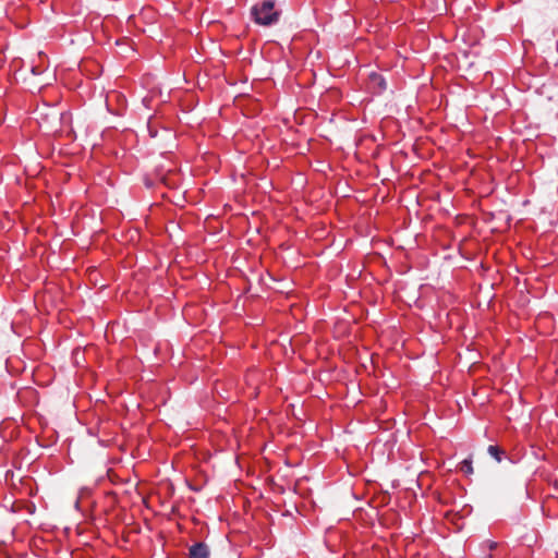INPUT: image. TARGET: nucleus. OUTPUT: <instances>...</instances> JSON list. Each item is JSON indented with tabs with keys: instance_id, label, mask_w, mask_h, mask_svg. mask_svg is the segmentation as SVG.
Returning a JSON list of instances; mask_svg holds the SVG:
<instances>
[{
	"instance_id": "obj_1",
	"label": "nucleus",
	"mask_w": 558,
	"mask_h": 558,
	"mask_svg": "<svg viewBox=\"0 0 558 558\" xmlns=\"http://www.w3.org/2000/svg\"><path fill=\"white\" fill-rule=\"evenodd\" d=\"M251 14L255 23L268 26L278 22L280 12L276 10L274 0H262L252 7Z\"/></svg>"
},
{
	"instance_id": "obj_2",
	"label": "nucleus",
	"mask_w": 558,
	"mask_h": 558,
	"mask_svg": "<svg viewBox=\"0 0 558 558\" xmlns=\"http://www.w3.org/2000/svg\"><path fill=\"white\" fill-rule=\"evenodd\" d=\"M209 549L204 543H196L191 546L189 551V558H208Z\"/></svg>"
},
{
	"instance_id": "obj_4",
	"label": "nucleus",
	"mask_w": 558,
	"mask_h": 558,
	"mask_svg": "<svg viewBox=\"0 0 558 558\" xmlns=\"http://www.w3.org/2000/svg\"><path fill=\"white\" fill-rule=\"evenodd\" d=\"M459 470L465 474V475H471L473 474V465H472V459L471 458H466L464 460H462L459 464Z\"/></svg>"
},
{
	"instance_id": "obj_5",
	"label": "nucleus",
	"mask_w": 558,
	"mask_h": 558,
	"mask_svg": "<svg viewBox=\"0 0 558 558\" xmlns=\"http://www.w3.org/2000/svg\"><path fill=\"white\" fill-rule=\"evenodd\" d=\"M371 78L372 81L378 83V85L380 86L381 89H385L386 88V82L385 80L381 77V75L377 74V73H372L371 75Z\"/></svg>"
},
{
	"instance_id": "obj_6",
	"label": "nucleus",
	"mask_w": 558,
	"mask_h": 558,
	"mask_svg": "<svg viewBox=\"0 0 558 558\" xmlns=\"http://www.w3.org/2000/svg\"><path fill=\"white\" fill-rule=\"evenodd\" d=\"M483 545L487 546L489 550H494L497 547V543L494 541H486Z\"/></svg>"
},
{
	"instance_id": "obj_3",
	"label": "nucleus",
	"mask_w": 558,
	"mask_h": 558,
	"mask_svg": "<svg viewBox=\"0 0 558 558\" xmlns=\"http://www.w3.org/2000/svg\"><path fill=\"white\" fill-rule=\"evenodd\" d=\"M488 453L497 461L500 462L506 452L498 446L490 445L487 449Z\"/></svg>"
}]
</instances>
